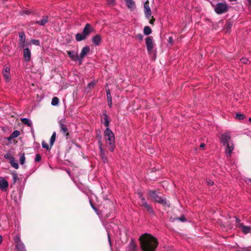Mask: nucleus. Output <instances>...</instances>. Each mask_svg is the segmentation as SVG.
I'll use <instances>...</instances> for the list:
<instances>
[{"label":"nucleus","mask_w":251,"mask_h":251,"mask_svg":"<svg viewBox=\"0 0 251 251\" xmlns=\"http://www.w3.org/2000/svg\"><path fill=\"white\" fill-rule=\"evenodd\" d=\"M205 147V144L204 143H201L200 145L201 148H203Z\"/></svg>","instance_id":"53"},{"label":"nucleus","mask_w":251,"mask_h":251,"mask_svg":"<svg viewBox=\"0 0 251 251\" xmlns=\"http://www.w3.org/2000/svg\"><path fill=\"white\" fill-rule=\"evenodd\" d=\"M249 3V4L251 5V0H247Z\"/></svg>","instance_id":"57"},{"label":"nucleus","mask_w":251,"mask_h":251,"mask_svg":"<svg viewBox=\"0 0 251 251\" xmlns=\"http://www.w3.org/2000/svg\"><path fill=\"white\" fill-rule=\"evenodd\" d=\"M126 251H137V246H136V244L135 243V242L132 240H131L130 241V243H129V244L127 247Z\"/></svg>","instance_id":"22"},{"label":"nucleus","mask_w":251,"mask_h":251,"mask_svg":"<svg viewBox=\"0 0 251 251\" xmlns=\"http://www.w3.org/2000/svg\"><path fill=\"white\" fill-rule=\"evenodd\" d=\"M249 120V121L251 122V118H250Z\"/></svg>","instance_id":"60"},{"label":"nucleus","mask_w":251,"mask_h":251,"mask_svg":"<svg viewBox=\"0 0 251 251\" xmlns=\"http://www.w3.org/2000/svg\"><path fill=\"white\" fill-rule=\"evenodd\" d=\"M108 106L111 108L112 105V100L107 101Z\"/></svg>","instance_id":"51"},{"label":"nucleus","mask_w":251,"mask_h":251,"mask_svg":"<svg viewBox=\"0 0 251 251\" xmlns=\"http://www.w3.org/2000/svg\"><path fill=\"white\" fill-rule=\"evenodd\" d=\"M86 38V37L84 35V34L82 33H78L75 35V39L77 42H79L82 40H85Z\"/></svg>","instance_id":"25"},{"label":"nucleus","mask_w":251,"mask_h":251,"mask_svg":"<svg viewBox=\"0 0 251 251\" xmlns=\"http://www.w3.org/2000/svg\"><path fill=\"white\" fill-rule=\"evenodd\" d=\"M92 41L95 46H99L101 42V37L100 35L97 34L92 37Z\"/></svg>","instance_id":"21"},{"label":"nucleus","mask_w":251,"mask_h":251,"mask_svg":"<svg viewBox=\"0 0 251 251\" xmlns=\"http://www.w3.org/2000/svg\"><path fill=\"white\" fill-rule=\"evenodd\" d=\"M99 148L100 151V155L101 159L104 163H106L108 161V158L106 155L105 152L102 148V144L101 141L99 142Z\"/></svg>","instance_id":"9"},{"label":"nucleus","mask_w":251,"mask_h":251,"mask_svg":"<svg viewBox=\"0 0 251 251\" xmlns=\"http://www.w3.org/2000/svg\"><path fill=\"white\" fill-rule=\"evenodd\" d=\"M109 5H113L115 3V0H106Z\"/></svg>","instance_id":"45"},{"label":"nucleus","mask_w":251,"mask_h":251,"mask_svg":"<svg viewBox=\"0 0 251 251\" xmlns=\"http://www.w3.org/2000/svg\"><path fill=\"white\" fill-rule=\"evenodd\" d=\"M228 0L230 1H236L237 0Z\"/></svg>","instance_id":"59"},{"label":"nucleus","mask_w":251,"mask_h":251,"mask_svg":"<svg viewBox=\"0 0 251 251\" xmlns=\"http://www.w3.org/2000/svg\"><path fill=\"white\" fill-rule=\"evenodd\" d=\"M27 47H25L23 51L24 59L25 61L29 62L31 59V51Z\"/></svg>","instance_id":"14"},{"label":"nucleus","mask_w":251,"mask_h":251,"mask_svg":"<svg viewBox=\"0 0 251 251\" xmlns=\"http://www.w3.org/2000/svg\"><path fill=\"white\" fill-rule=\"evenodd\" d=\"M3 76L6 82H8L10 80V73H2Z\"/></svg>","instance_id":"35"},{"label":"nucleus","mask_w":251,"mask_h":251,"mask_svg":"<svg viewBox=\"0 0 251 251\" xmlns=\"http://www.w3.org/2000/svg\"><path fill=\"white\" fill-rule=\"evenodd\" d=\"M10 67L7 65H5L3 67L2 73H10Z\"/></svg>","instance_id":"31"},{"label":"nucleus","mask_w":251,"mask_h":251,"mask_svg":"<svg viewBox=\"0 0 251 251\" xmlns=\"http://www.w3.org/2000/svg\"><path fill=\"white\" fill-rule=\"evenodd\" d=\"M91 206L92 207V208L96 212H97L98 211V209L94 206V205L92 204L91 201H90Z\"/></svg>","instance_id":"48"},{"label":"nucleus","mask_w":251,"mask_h":251,"mask_svg":"<svg viewBox=\"0 0 251 251\" xmlns=\"http://www.w3.org/2000/svg\"><path fill=\"white\" fill-rule=\"evenodd\" d=\"M12 177H13V183L15 184L16 182V181H17V180L19 179V177H18L17 174L15 172L12 173Z\"/></svg>","instance_id":"33"},{"label":"nucleus","mask_w":251,"mask_h":251,"mask_svg":"<svg viewBox=\"0 0 251 251\" xmlns=\"http://www.w3.org/2000/svg\"><path fill=\"white\" fill-rule=\"evenodd\" d=\"M2 242V236L0 235V245L1 244Z\"/></svg>","instance_id":"55"},{"label":"nucleus","mask_w":251,"mask_h":251,"mask_svg":"<svg viewBox=\"0 0 251 251\" xmlns=\"http://www.w3.org/2000/svg\"><path fill=\"white\" fill-rule=\"evenodd\" d=\"M235 118L239 120H243L244 118V116L242 114H236Z\"/></svg>","instance_id":"40"},{"label":"nucleus","mask_w":251,"mask_h":251,"mask_svg":"<svg viewBox=\"0 0 251 251\" xmlns=\"http://www.w3.org/2000/svg\"><path fill=\"white\" fill-rule=\"evenodd\" d=\"M104 137L108 149L111 152H113L115 148V135L109 128H106L104 131Z\"/></svg>","instance_id":"2"},{"label":"nucleus","mask_w":251,"mask_h":251,"mask_svg":"<svg viewBox=\"0 0 251 251\" xmlns=\"http://www.w3.org/2000/svg\"><path fill=\"white\" fill-rule=\"evenodd\" d=\"M41 160V157L40 154H36L35 156V161L36 162H39Z\"/></svg>","instance_id":"42"},{"label":"nucleus","mask_w":251,"mask_h":251,"mask_svg":"<svg viewBox=\"0 0 251 251\" xmlns=\"http://www.w3.org/2000/svg\"><path fill=\"white\" fill-rule=\"evenodd\" d=\"M149 195L152 199L154 200L157 202L167 205L168 207L170 206V202L167 201L165 198H162L159 197L155 191H150Z\"/></svg>","instance_id":"3"},{"label":"nucleus","mask_w":251,"mask_h":251,"mask_svg":"<svg viewBox=\"0 0 251 251\" xmlns=\"http://www.w3.org/2000/svg\"><path fill=\"white\" fill-rule=\"evenodd\" d=\"M169 41L170 42H171L172 41V37H169Z\"/></svg>","instance_id":"58"},{"label":"nucleus","mask_w":251,"mask_h":251,"mask_svg":"<svg viewBox=\"0 0 251 251\" xmlns=\"http://www.w3.org/2000/svg\"><path fill=\"white\" fill-rule=\"evenodd\" d=\"M144 7L145 16L149 19L151 16V11L149 6V2L148 0L144 3Z\"/></svg>","instance_id":"13"},{"label":"nucleus","mask_w":251,"mask_h":251,"mask_svg":"<svg viewBox=\"0 0 251 251\" xmlns=\"http://www.w3.org/2000/svg\"><path fill=\"white\" fill-rule=\"evenodd\" d=\"M227 25H228V27L230 28L232 24H230V23H228Z\"/></svg>","instance_id":"56"},{"label":"nucleus","mask_w":251,"mask_h":251,"mask_svg":"<svg viewBox=\"0 0 251 251\" xmlns=\"http://www.w3.org/2000/svg\"><path fill=\"white\" fill-rule=\"evenodd\" d=\"M42 148L46 149L48 151L50 150V148L48 144L44 141H42Z\"/></svg>","instance_id":"39"},{"label":"nucleus","mask_w":251,"mask_h":251,"mask_svg":"<svg viewBox=\"0 0 251 251\" xmlns=\"http://www.w3.org/2000/svg\"><path fill=\"white\" fill-rule=\"evenodd\" d=\"M13 139H14V138L12 137V136L11 135H10V136H9L7 138V140L9 141H11Z\"/></svg>","instance_id":"52"},{"label":"nucleus","mask_w":251,"mask_h":251,"mask_svg":"<svg viewBox=\"0 0 251 251\" xmlns=\"http://www.w3.org/2000/svg\"><path fill=\"white\" fill-rule=\"evenodd\" d=\"M154 20H155L154 19H152L151 20H150V23L151 24H153V23H154Z\"/></svg>","instance_id":"54"},{"label":"nucleus","mask_w":251,"mask_h":251,"mask_svg":"<svg viewBox=\"0 0 251 251\" xmlns=\"http://www.w3.org/2000/svg\"><path fill=\"white\" fill-rule=\"evenodd\" d=\"M15 243L16 251H26L24 244L21 241L19 235H16L14 237Z\"/></svg>","instance_id":"4"},{"label":"nucleus","mask_w":251,"mask_h":251,"mask_svg":"<svg viewBox=\"0 0 251 251\" xmlns=\"http://www.w3.org/2000/svg\"><path fill=\"white\" fill-rule=\"evenodd\" d=\"M48 22V16L44 15L43 16L42 19L39 21H37L36 23L40 25H44Z\"/></svg>","instance_id":"24"},{"label":"nucleus","mask_w":251,"mask_h":251,"mask_svg":"<svg viewBox=\"0 0 251 251\" xmlns=\"http://www.w3.org/2000/svg\"><path fill=\"white\" fill-rule=\"evenodd\" d=\"M19 46L20 48H24L25 47H27L30 45V43L29 42H25V35L24 32H21L19 33Z\"/></svg>","instance_id":"8"},{"label":"nucleus","mask_w":251,"mask_h":251,"mask_svg":"<svg viewBox=\"0 0 251 251\" xmlns=\"http://www.w3.org/2000/svg\"><path fill=\"white\" fill-rule=\"evenodd\" d=\"M145 43L148 53L150 54L152 53L155 45L153 37L152 36L147 37L145 39Z\"/></svg>","instance_id":"7"},{"label":"nucleus","mask_w":251,"mask_h":251,"mask_svg":"<svg viewBox=\"0 0 251 251\" xmlns=\"http://www.w3.org/2000/svg\"><path fill=\"white\" fill-rule=\"evenodd\" d=\"M101 117V122L106 127V128H109L110 121L109 120V116L106 113H104Z\"/></svg>","instance_id":"19"},{"label":"nucleus","mask_w":251,"mask_h":251,"mask_svg":"<svg viewBox=\"0 0 251 251\" xmlns=\"http://www.w3.org/2000/svg\"><path fill=\"white\" fill-rule=\"evenodd\" d=\"M4 157L5 159H8V160H9V161H10L14 157L9 152H8L4 154Z\"/></svg>","instance_id":"34"},{"label":"nucleus","mask_w":251,"mask_h":251,"mask_svg":"<svg viewBox=\"0 0 251 251\" xmlns=\"http://www.w3.org/2000/svg\"><path fill=\"white\" fill-rule=\"evenodd\" d=\"M177 220L182 222H185L186 221V219H185V218L184 216H181L179 218H178L177 219Z\"/></svg>","instance_id":"46"},{"label":"nucleus","mask_w":251,"mask_h":251,"mask_svg":"<svg viewBox=\"0 0 251 251\" xmlns=\"http://www.w3.org/2000/svg\"><path fill=\"white\" fill-rule=\"evenodd\" d=\"M240 222H241V220L240 219L236 218V222L237 223V226L238 227V225L239 224V223H241Z\"/></svg>","instance_id":"50"},{"label":"nucleus","mask_w":251,"mask_h":251,"mask_svg":"<svg viewBox=\"0 0 251 251\" xmlns=\"http://www.w3.org/2000/svg\"><path fill=\"white\" fill-rule=\"evenodd\" d=\"M240 61L243 64H246L248 62V59L247 58H242L240 59Z\"/></svg>","instance_id":"43"},{"label":"nucleus","mask_w":251,"mask_h":251,"mask_svg":"<svg viewBox=\"0 0 251 251\" xmlns=\"http://www.w3.org/2000/svg\"><path fill=\"white\" fill-rule=\"evenodd\" d=\"M25 155L24 153H23L21 154V155H20V160H19L20 163L21 165H23L25 163Z\"/></svg>","instance_id":"30"},{"label":"nucleus","mask_w":251,"mask_h":251,"mask_svg":"<svg viewBox=\"0 0 251 251\" xmlns=\"http://www.w3.org/2000/svg\"><path fill=\"white\" fill-rule=\"evenodd\" d=\"M9 163H10V165H11V166L12 167H13L14 168H15L16 169H18L19 168V165L14 157L12 158V159H11L9 161Z\"/></svg>","instance_id":"27"},{"label":"nucleus","mask_w":251,"mask_h":251,"mask_svg":"<svg viewBox=\"0 0 251 251\" xmlns=\"http://www.w3.org/2000/svg\"><path fill=\"white\" fill-rule=\"evenodd\" d=\"M59 127L61 131L63 133L64 135L66 137H68L69 135L68 132V129L67 126L63 123L61 121L59 122Z\"/></svg>","instance_id":"18"},{"label":"nucleus","mask_w":251,"mask_h":251,"mask_svg":"<svg viewBox=\"0 0 251 251\" xmlns=\"http://www.w3.org/2000/svg\"><path fill=\"white\" fill-rule=\"evenodd\" d=\"M55 139H56V132L55 131H54L50 137V146H52L53 145V144L55 141Z\"/></svg>","instance_id":"29"},{"label":"nucleus","mask_w":251,"mask_h":251,"mask_svg":"<svg viewBox=\"0 0 251 251\" xmlns=\"http://www.w3.org/2000/svg\"><path fill=\"white\" fill-rule=\"evenodd\" d=\"M225 148V153L227 157L230 156L231 154L234 149V145L233 143L226 145Z\"/></svg>","instance_id":"17"},{"label":"nucleus","mask_w":251,"mask_h":251,"mask_svg":"<svg viewBox=\"0 0 251 251\" xmlns=\"http://www.w3.org/2000/svg\"><path fill=\"white\" fill-rule=\"evenodd\" d=\"M220 141L224 146H226V145L232 143L231 140V135L230 132L226 131L223 133L220 138Z\"/></svg>","instance_id":"6"},{"label":"nucleus","mask_w":251,"mask_h":251,"mask_svg":"<svg viewBox=\"0 0 251 251\" xmlns=\"http://www.w3.org/2000/svg\"><path fill=\"white\" fill-rule=\"evenodd\" d=\"M30 43H32V44L35 45L36 46L40 45V41L38 40L32 39L31 40Z\"/></svg>","instance_id":"37"},{"label":"nucleus","mask_w":251,"mask_h":251,"mask_svg":"<svg viewBox=\"0 0 251 251\" xmlns=\"http://www.w3.org/2000/svg\"><path fill=\"white\" fill-rule=\"evenodd\" d=\"M139 241L143 251H155L158 245L157 239L148 233L142 234Z\"/></svg>","instance_id":"1"},{"label":"nucleus","mask_w":251,"mask_h":251,"mask_svg":"<svg viewBox=\"0 0 251 251\" xmlns=\"http://www.w3.org/2000/svg\"><path fill=\"white\" fill-rule=\"evenodd\" d=\"M20 133L18 130H15L11 135L14 138H15L17 137L20 135Z\"/></svg>","instance_id":"38"},{"label":"nucleus","mask_w":251,"mask_h":251,"mask_svg":"<svg viewBox=\"0 0 251 251\" xmlns=\"http://www.w3.org/2000/svg\"><path fill=\"white\" fill-rule=\"evenodd\" d=\"M90 52V47L88 46L84 47L79 56V64H81L83 58L86 55L88 54Z\"/></svg>","instance_id":"11"},{"label":"nucleus","mask_w":251,"mask_h":251,"mask_svg":"<svg viewBox=\"0 0 251 251\" xmlns=\"http://www.w3.org/2000/svg\"><path fill=\"white\" fill-rule=\"evenodd\" d=\"M214 10L218 14H221L227 11L228 6L226 3L219 2L217 4Z\"/></svg>","instance_id":"5"},{"label":"nucleus","mask_w":251,"mask_h":251,"mask_svg":"<svg viewBox=\"0 0 251 251\" xmlns=\"http://www.w3.org/2000/svg\"><path fill=\"white\" fill-rule=\"evenodd\" d=\"M23 124L27 125L28 126H31L32 123V122L28 118H23L21 119Z\"/></svg>","instance_id":"26"},{"label":"nucleus","mask_w":251,"mask_h":251,"mask_svg":"<svg viewBox=\"0 0 251 251\" xmlns=\"http://www.w3.org/2000/svg\"><path fill=\"white\" fill-rule=\"evenodd\" d=\"M59 103V99L58 98L54 97L52 98L51 104L53 106L57 105Z\"/></svg>","instance_id":"32"},{"label":"nucleus","mask_w":251,"mask_h":251,"mask_svg":"<svg viewBox=\"0 0 251 251\" xmlns=\"http://www.w3.org/2000/svg\"><path fill=\"white\" fill-rule=\"evenodd\" d=\"M107 235H108L109 243L110 245L111 246V242L110 237V235H109V232L107 229Z\"/></svg>","instance_id":"49"},{"label":"nucleus","mask_w":251,"mask_h":251,"mask_svg":"<svg viewBox=\"0 0 251 251\" xmlns=\"http://www.w3.org/2000/svg\"><path fill=\"white\" fill-rule=\"evenodd\" d=\"M135 38L139 41H142L143 39V35L142 34H137L135 35Z\"/></svg>","instance_id":"41"},{"label":"nucleus","mask_w":251,"mask_h":251,"mask_svg":"<svg viewBox=\"0 0 251 251\" xmlns=\"http://www.w3.org/2000/svg\"><path fill=\"white\" fill-rule=\"evenodd\" d=\"M238 227L241 228L242 232L245 234L251 232V226H245L243 223H239Z\"/></svg>","instance_id":"20"},{"label":"nucleus","mask_w":251,"mask_h":251,"mask_svg":"<svg viewBox=\"0 0 251 251\" xmlns=\"http://www.w3.org/2000/svg\"><path fill=\"white\" fill-rule=\"evenodd\" d=\"M127 7L131 10H133L135 7V3L133 0H125Z\"/></svg>","instance_id":"23"},{"label":"nucleus","mask_w":251,"mask_h":251,"mask_svg":"<svg viewBox=\"0 0 251 251\" xmlns=\"http://www.w3.org/2000/svg\"><path fill=\"white\" fill-rule=\"evenodd\" d=\"M67 54L72 60L74 61H79V57L75 51L74 50H69L67 51Z\"/></svg>","instance_id":"16"},{"label":"nucleus","mask_w":251,"mask_h":251,"mask_svg":"<svg viewBox=\"0 0 251 251\" xmlns=\"http://www.w3.org/2000/svg\"><path fill=\"white\" fill-rule=\"evenodd\" d=\"M143 32L145 35H149L151 33V29L149 26H146L144 27Z\"/></svg>","instance_id":"28"},{"label":"nucleus","mask_w":251,"mask_h":251,"mask_svg":"<svg viewBox=\"0 0 251 251\" xmlns=\"http://www.w3.org/2000/svg\"><path fill=\"white\" fill-rule=\"evenodd\" d=\"M8 185V181L4 177H0V189L5 192L7 190Z\"/></svg>","instance_id":"12"},{"label":"nucleus","mask_w":251,"mask_h":251,"mask_svg":"<svg viewBox=\"0 0 251 251\" xmlns=\"http://www.w3.org/2000/svg\"><path fill=\"white\" fill-rule=\"evenodd\" d=\"M106 96H107V101L112 100L110 92L109 89L106 90Z\"/></svg>","instance_id":"36"},{"label":"nucleus","mask_w":251,"mask_h":251,"mask_svg":"<svg viewBox=\"0 0 251 251\" xmlns=\"http://www.w3.org/2000/svg\"><path fill=\"white\" fill-rule=\"evenodd\" d=\"M95 85V82H90V83L88 84L87 87L89 88H91L93 87Z\"/></svg>","instance_id":"44"},{"label":"nucleus","mask_w":251,"mask_h":251,"mask_svg":"<svg viewBox=\"0 0 251 251\" xmlns=\"http://www.w3.org/2000/svg\"><path fill=\"white\" fill-rule=\"evenodd\" d=\"M94 30V28L90 24H86L83 29L82 32L87 38V36Z\"/></svg>","instance_id":"15"},{"label":"nucleus","mask_w":251,"mask_h":251,"mask_svg":"<svg viewBox=\"0 0 251 251\" xmlns=\"http://www.w3.org/2000/svg\"><path fill=\"white\" fill-rule=\"evenodd\" d=\"M206 182H207V184H208V185H209V186H212V185H213V184H214L213 181H212V180H209H209H206Z\"/></svg>","instance_id":"47"},{"label":"nucleus","mask_w":251,"mask_h":251,"mask_svg":"<svg viewBox=\"0 0 251 251\" xmlns=\"http://www.w3.org/2000/svg\"><path fill=\"white\" fill-rule=\"evenodd\" d=\"M140 198L141 200L142 204L151 214H154L153 210L151 207L147 203L145 199L141 195H140Z\"/></svg>","instance_id":"10"}]
</instances>
